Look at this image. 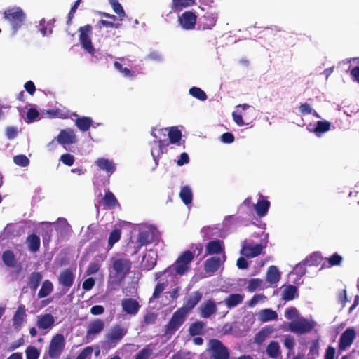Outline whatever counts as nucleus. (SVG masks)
<instances>
[{"label":"nucleus","instance_id":"f257e3e1","mask_svg":"<svg viewBox=\"0 0 359 359\" xmlns=\"http://www.w3.org/2000/svg\"><path fill=\"white\" fill-rule=\"evenodd\" d=\"M72 226L65 218L60 217L55 222H43L36 229V232L41 235L44 247L50 243L55 245H62L71 236Z\"/></svg>","mask_w":359,"mask_h":359},{"label":"nucleus","instance_id":"f03ea898","mask_svg":"<svg viewBox=\"0 0 359 359\" xmlns=\"http://www.w3.org/2000/svg\"><path fill=\"white\" fill-rule=\"evenodd\" d=\"M194 258V254L190 250H186L182 253L175 263L163 272L156 273V278L158 279L163 274L173 273L175 276H183L190 270V264Z\"/></svg>","mask_w":359,"mask_h":359},{"label":"nucleus","instance_id":"7ed1b4c3","mask_svg":"<svg viewBox=\"0 0 359 359\" xmlns=\"http://www.w3.org/2000/svg\"><path fill=\"white\" fill-rule=\"evenodd\" d=\"M112 269L114 273L109 275V284L118 286L129 273L131 269V262L126 259H113Z\"/></svg>","mask_w":359,"mask_h":359},{"label":"nucleus","instance_id":"20e7f679","mask_svg":"<svg viewBox=\"0 0 359 359\" xmlns=\"http://www.w3.org/2000/svg\"><path fill=\"white\" fill-rule=\"evenodd\" d=\"M4 19L11 26L13 34H15L22 26L25 20V13L20 7L8 8L3 12Z\"/></svg>","mask_w":359,"mask_h":359},{"label":"nucleus","instance_id":"39448f33","mask_svg":"<svg viewBox=\"0 0 359 359\" xmlns=\"http://www.w3.org/2000/svg\"><path fill=\"white\" fill-rule=\"evenodd\" d=\"M154 130H155L153 129L151 134L155 138L154 142L158 144L161 154L163 153V149H165L169 145V143L177 144L179 143L182 139L181 131L177 127L175 126L163 128L159 130V132L161 133L164 137L166 136L165 132L168 131V136L169 138V142H168L166 139L164 140L161 139L158 140Z\"/></svg>","mask_w":359,"mask_h":359},{"label":"nucleus","instance_id":"423d86ee","mask_svg":"<svg viewBox=\"0 0 359 359\" xmlns=\"http://www.w3.org/2000/svg\"><path fill=\"white\" fill-rule=\"evenodd\" d=\"M224 248H207L208 255L216 254L215 256L208 259L204 264L206 273H215L226 260Z\"/></svg>","mask_w":359,"mask_h":359},{"label":"nucleus","instance_id":"0eeeda50","mask_svg":"<svg viewBox=\"0 0 359 359\" xmlns=\"http://www.w3.org/2000/svg\"><path fill=\"white\" fill-rule=\"evenodd\" d=\"M159 238L160 233L157 229L153 226H149L142 228L140 230L137 236V243L140 247L148 245L153 243H155V245H157Z\"/></svg>","mask_w":359,"mask_h":359},{"label":"nucleus","instance_id":"6e6552de","mask_svg":"<svg viewBox=\"0 0 359 359\" xmlns=\"http://www.w3.org/2000/svg\"><path fill=\"white\" fill-rule=\"evenodd\" d=\"M187 316L183 310L177 309L165 326L164 336L170 338L185 322Z\"/></svg>","mask_w":359,"mask_h":359},{"label":"nucleus","instance_id":"1a4fd4ad","mask_svg":"<svg viewBox=\"0 0 359 359\" xmlns=\"http://www.w3.org/2000/svg\"><path fill=\"white\" fill-rule=\"evenodd\" d=\"M316 326V323L312 319L299 318L291 321L288 325V330L297 334L310 332Z\"/></svg>","mask_w":359,"mask_h":359},{"label":"nucleus","instance_id":"9d476101","mask_svg":"<svg viewBox=\"0 0 359 359\" xmlns=\"http://www.w3.org/2000/svg\"><path fill=\"white\" fill-rule=\"evenodd\" d=\"M128 330L121 325H115L105 335V346L109 348L116 346L127 334Z\"/></svg>","mask_w":359,"mask_h":359},{"label":"nucleus","instance_id":"9b49d317","mask_svg":"<svg viewBox=\"0 0 359 359\" xmlns=\"http://www.w3.org/2000/svg\"><path fill=\"white\" fill-rule=\"evenodd\" d=\"M93 27L90 25L88 24L83 27H80L79 32V41L82 48L90 55H94L95 49L92 43L90 34H92Z\"/></svg>","mask_w":359,"mask_h":359},{"label":"nucleus","instance_id":"f8f14e48","mask_svg":"<svg viewBox=\"0 0 359 359\" xmlns=\"http://www.w3.org/2000/svg\"><path fill=\"white\" fill-rule=\"evenodd\" d=\"M208 346V351L212 359H229V350L219 340L210 339Z\"/></svg>","mask_w":359,"mask_h":359},{"label":"nucleus","instance_id":"ddd939ff","mask_svg":"<svg viewBox=\"0 0 359 359\" xmlns=\"http://www.w3.org/2000/svg\"><path fill=\"white\" fill-rule=\"evenodd\" d=\"M204 233V238L206 239H212L209 241L205 247H224L223 241L215 238V236L224 237V232L217 226L215 227H204L202 230Z\"/></svg>","mask_w":359,"mask_h":359},{"label":"nucleus","instance_id":"4468645a","mask_svg":"<svg viewBox=\"0 0 359 359\" xmlns=\"http://www.w3.org/2000/svg\"><path fill=\"white\" fill-rule=\"evenodd\" d=\"M104 321L100 318L94 319L90 321L87 327L86 339L87 342H90L95 339L104 329Z\"/></svg>","mask_w":359,"mask_h":359},{"label":"nucleus","instance_id":"2eb2a0df","mask_svg":"<svg viewBox=\"0 0 359 359\" xmlns=\"http://www.w3.org/2000/svg\"><path fill=\"white\" fill-rule=\"evenodd\" d=\"M65 345L64 336L62 334L55 335L49 346L48 354L51 358H57L63 351Z\"/></svg>","mask_w":359,"mask_h":359},{"label":"nucleus","instance_id":"dca6fc26","mask_svg":"<svg viewBox=\"0 0 359 359\" xmlns=\"http://www.w3.org/2000/svg\"><path fill=\"white\" fill-rule=\"evenodd\" d=\"M356 337L355 330L353 327H348L340 336L339 341V349L345 351L353 343Z\"/></svg>","mask_w":359,"mask_h":359},{"label":"nucleus","instance_id":"f3484780","mask_svg":"<svg viewBox=\"0 0 359 359\" xmlns=\"http://www.w3.org/2000/svg\"><path fill=\"white\" fill-rule=\"evenodd\" d=\"M75 279V274L69 269L62 271L58 276V283L62 287V293L65 294L73 285Z\"/></svg>","mask_w":359,"mask_h":359},{"label":"nucleus","instance_id":"a211bd4d","mask_svg":"<svg viewBox=\"0 0 359 359\" xmlns=\"http://www.w3.org/2000/svg\"><path fill=\"white\" fill-rule=\"evenodd\" d=\"M157 252L154 249L146 250L141 262L142 267L147 271L151 270L156 264Z\"/></svg>","mask_w":359,"mask_h":359},{"label":"nucleus","instance_id":"6ab92c4d","mask_svg":"<svg viewBox=\"0 0 359 359\" xmlns=\"http://www.w3.org/2000/svg\"><path fill=\"white\" fill-rule=\"evenodd\" d=\"M196 15L191 11H185L179 17V22L182 29H194L196 23Z\"/></svg>","mask_w":359,"mask_h":359},{"label":"nucleus","instance_id":"aec40b11","mask_svg":"<svg viewBox=\"0 0 359 359\" xmlns=\"http://www.w3.org/2000/svg\"><path fill=\"white\" fill-rule=\"evenodd\" d=\"M203 294L199 291L193 292L185 301L184 305L178 309L183 310V311L188 316L189 313L198 304L201 300Z\"/></svg>","mask_w":359,"mask_h":359},{"label":"nucleus","instance_id":"412c9836","mask_svg":"<svg viewBox=\"0 0 359 359\" xmlns=\"http://www.w3.org/2000/svg\"><path fill=\"white\" fill-rule=\"evenodd\" d=\"M198 310L201 317L208 318L217 312V308L215 302L209 299L201 304Z\"/></svg>","mask_w":359,"mask_h":359},{"label":"nucleus","instance_id":"4be33fe9","mask_svg":"<svg viewBox=\"0 0 359 359\" xmlns=\"http://www.w3.org/2000/svg\"><path fill=\"white\" fill-rule=\"evenodd\" d=\"M121 307L127 314L135 316L137 313L140 306L135 299L127 298L121 301Z\"/></svg>","mask_w":359,"mask_h":359},{"label":"nucleus","instance_id":"5701e85b","mask_svg":"<svg viewBox=\"0 0 359 359\" xmlns=\"http://www.w3.org/2000/svg\"><path fill=\"white\" fill-rule=\"evenodd\" d=\"M217 20V14L212 12H206L199 20L200 26L203 29H211Z\"/></svg>","mask_w":359,"mask_h":359},{"label":"nucleus","instance_id":"b1692460","mask_svg":"<svg viewBox=\"0 0 359 359\" xmlns=\"http://www.w3.org/2000/svg\"><path fill=\"white\" fill-rule=\"evenodd\" d=\"M54 323L55 318L50 313L39 315L36 318V326L40 330H50Z\"/></svg>","mask_w":359,"mask_h":359},{"label":"nucleus","instance_id":"393cba45","mask_svg":"<svg viewBox=\"0 0 359 359\" xmlns=\"http://www.w3.org/2000/svg\"><path fill=\"white\" fill-rule=\"evenodd\" d=\"M259 198L257 204L253 205V206L257 215L259 217H263L267 215L271 203L261 194H259Z\"/></svg>","mask_w":359,"mask_h":359},{"label":"nucleus","instance_id":"a878e982","mask_svg":"<svg viewBox=\"0 0 359 359\" xmlns=\"http://www.w3.org/2000/svg\"><path fill=\"white\" fill-rule=\"evenodd\" d=\"M27 316L25 306H19L13 317V326L15 329H20Z\"/></svg>","mask_w":359,"mask_h":359},{"label":"nucleus","instance_id":"bb28decb","mask_svg":"<svg viewBox=\"0 0 359 359\" xmlns=\"http://www.w3.org/2000/svg\"><path fill=\"white\" fill-rule=\"evenodd\" d=\"M57 141L62 145L74 144L76 141L73 131L61 130L57 136Z\"/></svg>","mask_w":359,"mask_h":359},{"label":"nucleus","instance_id":"cd10ccee","mask_svg":"<svg viewBox=\"0 0 359 359\" xmlns=\"http://www.w3.org/2000/svg\"><path fill=\"white\" fill-rule=\"evenodd\" d=\"M244 295L242 294L235 293L229 295L224 301L229 309H233L243 302Z\"/></svg>","mask_w":359,"mask_h":359},{"label":"nucleus","instance_id":"c85d7f7f","mask_svg":"<svg viewBox=\"0 0 359 359\" xmlns=\"http://www.w3.org/2000/svg\"><path fill=\"white\" fill-rule=\"evenodd\" d=\"M266 352L268 356L273 359H278L281 357L279 344L276 341L270 342L266 347Z\"/></svg>","mask_w":359,"mask_h":359},{"label":"nucleus","instance_id":"c756f323","mask_svg":"<svg viewBox=\"0 0 359 359\" xmlns=\"http://www.w3.org/2000/svg\"><path fill=\"white\" fill-rule=\"evenodd\" d=\"M283 291L282 293V299L285 301H290L298 297V290L296 286L288 285L285 287L283 286Z\"/></svg>","mask_w":359,"mask_h":359},{"label":"nucleus","instance_id":"7c9ffc66","mask_svg":"<svg viewBox=\"0 0 359 359\" xmlns=\"http://www.w3.org/2000/svg\"><path fill=\"white\" fill-rule=\"evenodd\" d=\"M280 279V273L275 266H271L266 273V280L270 284H276Z\"/></svg>","mask_w":359,"mask_h":359},{"label":"nucleus","instance_id":"2f4dec72","mask_svg":"<svg viewBox=\"0 0 359 359\" xmlns=\"http://www.w3.org/2000/svg\"><path fill=\"white\" fill-rule=\"evenodd\" d=\"M195 0H172L171 9L174 12H180L183 8L192 6Z\"/></svg>","mask_w":359,"mask_h":359},{"label":"nucleus","instance_id":"473e14b6","mask_svg":"<svg viewBox=\"0 0 359 359\" xmlns=\"http://www.w3.org/2000/svg\"><path fill=\"white\" fill-rule=\"evenodd\" d=\"M277 318V313L270 309H263L259 313V320L263 323L274 320Z\"/></svg>","mask_w":359,"mask_h":359},{"label":"nucleus","instance_id":"72a5a7b5","mask_svg":"<svg viewBox=\"0 0 359 359\" xmlns=\"http://www.w3.org/2000/svg\"><path fill=\"white\" fill-rule=\"evenodd\" d=\"M2 260L7 266L11 268L15 267L18 262L14 253L10 250H7L3 253Z\"/></svg>","mask_w":359,"mask_h":359},{"label":"nucleus","instance_id":"f704fd0d","mask_svg":"<svg viewBox=\"0 0 359 359\" xmlns=\"http://www.w3.org/2000/svg\"><path fill=\"white\" fill-rule=\"evenodd\" d=\"M303 261L308 266H318L322 261V256L320 252H314L307 256Z\"/></svg>","mask_w":359,"mask_h":359},{"label":"nucleus","instance_id":"c9c22d12","mask_svg":"<svg viewBox=\"0 0 359 359\" xmlns=\"http://www.w3.org/2000/svg\"><path fill=\"white\" fill-rule=\"evenodd\" d=\"M96 165L103 170L112 173L115 170V166L109 159L100 158L96 161Z\"/></svg>","mask_w":359,"mask_h":359},{"label":"nucleus","instance_id":"e433bc0d","mask_svg":"<svg viewBox=\"0 0 359 359\" xmlns=\"http://www.w3.org/2000/svg\"><path fill=\"white\" fill-rule=\"evenodd\" d=\"M104 205L109 209L114 208L116 206H119V203L116 198L115 197L114 194L108 190L104 196Z\"/></svg>","mask_w":359,"mask_h":359},{"label":"nucleus","instance_id":"4c0bfd02","mask_svg":"<svg viewBox=\"0 0 359 359\" xmlns=\"http://www.w3.org/2000/svg\"><path fill=\"white\" fill-rule=\"evenodd\" d=\"M75 123L80 130L85 132L92 126L93 120L90 117L83 116L76 118Z\"/></svg>","mask_w":359,"mask_h":359},{"label":"nucleus","instance_id":"58836bf2","mask_svg":"<svg viewBox=\"0 0 359 359\" xmlns=\"http://www.w3.org/2000/svg\"><path fill=\"white\" fill-rule=\"evenodd\" d=\"M180 197L185 205L190 204L193 199L191 188L189 186L182 187L180 192Z\"/></svg>","mask_w":359,"mask_h":359},{"label":"nucleus","instance_id":"ea45409f","mask_svg":"<svg viewBox=\"0 0 359 359\" xmlns=\"http://www.w3.org/2000/svg\"><path fill=\"white\" fill-rule=\"evenodd\" d=\"M205 323L203 321H196L190 325L189 332L191 336H196L203 334Z\"/></svg>","mask_w":359,"mask_h":359},{"label":"nucleus","instance_id":"a19ab883","mask_svg":"<svg viewBox=\"0 0 359 359\" xmlns=\"http://www.w3.org/2000/svg\"><path fill=\"white\" fill-rule=\"evenodd\" d=\"M53 290V283L49 280H46L38 292L39 298H44L48 296Z\"/></svg>","mask_w":359,"mask_h":359},{"label":"nucleus","instance_id":"79ce46f5","mask_svg":"<svg viewBox=\"0 0 359 359\" xmlns=\"http://www.w3.org/2000/svg\"><path fill=\"white\" fill-rule=\"evenodd\" d=\"M53 23L50 21L47 22L42 19L39 22V30L43 36L50 35L53 32Z\"/></svg>","mask_w":359,"mask_h":359},{"label":"nucleus","instance_id":"37998d69","mask_svg":"<svg viewBox=\"0 0 359 359\" xmlns=\"http://www.w3.org/2000/svg\"><path fill=\"white\" fill-rule=\"evenodd\" d=\"M42 280V276L39 272H33L31 273L29 280V286L31 290L35 291Z\"/></svg>","mask_w":359,"mask_h":359},{"label":"nucleus","instance_id":"c03bdc74","mask_svg":"<svg viewBox=\"0 0 359 359\" xmlns=\"http://www.w3.org/2000/svg\"><path fill=\"white\" fill-rule=\"evenodd\" d=\"M121 229L118 228L114 229L109 233L108 238V247H113L121 238Z\"/></svg>","mask_w":359,"mask_h":359},{"label":"nucleus","instance_id":"a18cd8bd","mask_svg":"<svg viewBox=\"0 0 359 359\" xmlns=\"http://www.w3.org/2000/svg\"><path fill=\"white\" fill-rule=\"evenodd\" d=\"M263 248H241L240 254L246 258H252L259 255Z\"/></svg>","mask_w":359,"mask_h":359},{"label":"nucleus","instance_id":"49530a36","mask_svg":"<svg viewBox=\"0 0 359 359\" xmlns=\"http://www.w3.org/2000/svg\"><path fill=\"white\" fill-rule=\"evenodd\" d=\"M40 236L36 233L28 235L25 241L27 247H40Z\"/></svg>","mask_w":359,"mask_h":359},{"label":"nucleus","instance_id":"de8ad7c7","mask_svg":"<svg viewBox=\"0 0 359 359\" xmlns=\"http://www.w3.org/2000/svg\"><path fill=\"white\" fill-rule=\"evenodd\" d=\"M189 94L201 101H205L208 98L206 93L198 87L194 86L191 88L189 89Z\"/></svg>","mask_w":359,"mask_h":359},{"label":"nucleus","instance_id":"09e8293b","mask_svg":"<svg viewBox=\"0 0 359 359\" xmlns=\"http://www.w3.org/2000/svg\"><path fill=\"white\" fill-rule=\"evenodd\" d=\"M18 234L19 232L16 226L13 224H8L4 230V235L6 238H12L18 236Z\"/></svg>","mask_w":359,"mask_h":359},{"label":"nucleus","instance_id":"8fccbe9b","mask_svg":"<svg viewBox=\"0 0 359 359\" xmlns=\"http://www.w3.org/2000/svg\"><path fill=\"white\" fill-rule=\"evenodd\" d=\"M331 126V123L329 121H318L316 123V126L314 129V132L317 133H325L330 130Z\"/></svg>","mask_w":359,"mask_h":359},{"label":"nucleus","instance_id":"3c124183","mask_svg":"<svg viewBox=\"0 0 359 359\" xmlns=\"http://www.w3.org/2000/svg\"><path fill=\"white\" fill-rule=\"evenodd\" d=\"M109 3L114 11L121 18V20H122V18L125 16V12L121 4L118 0H110Z\"/></svg>","mask_w":359,"mask_h":359},{"label":"nucleus","instance_id":"603ef678","mask_svg":"<svg viewBox=\"0 0 359 359\" xmlns=\"http://www.w3.org/2000/svg\"><path fill=\"white\" fill-rule=\"evenodd\" d=\"M121 23H114L113 22L107 21L105 20H100L97 24L95 25V27L99 29H101L103 27L118 29L121 27Z\"/></svg>","mask_w":359,"mask_h":359},{"label":"nucleus","instance_id":"864d4df0","mask_svg":"<svg viewBox=\"0 0 359 359\" xmlns=\"http://www.w3.org/2000/svg\"><path fill=\"white\" fill-rule=\"evenodd\" d=\"M307 266H308L304 263V262L302 261L301 262L296 264L292 273L301 278L306 273Z\"/></svg>","mask_w":359,"mask_h":359},{"label":"nucleus","instance_id":"5fc2aeb1","mask_svg":"<svg viewBox=\"0 0 359 359\" xmlns=\"http://www.w3.org/2000/svg\"><path fill=\"white\" fill-rule=\"evenodd\" d=\"M13 162L20 167H26L29 165V160L25 155L20 154L13 157Z\"/></svg>","mask_w":359,"mask_h":359},{"label":"nucleus","instance_id":"6e6d98bb","mask_svg":"<svg viewBox=\"0 0 359 359\" xmlns=\"http://www.w3.org/2000/svg\"><path fill=\"white\" fill-rule=\"evenodd\" d=\"M262 280L259 278H252L248 283L247 288L249 292H253L261 287Z\"/></svg>","mask_w":359,"mask_h":359},{"label":"nucleus","instance_id":"4d7b16f0","mask_svg":"<svg viewBox=\"0 0 359 359\" xmlns=\"http://www.w3.org/2000/svg\"><path fill=\"white\" fill-rule=\"evenodd\" d=\"M232 116L234 122L240 126H243L245 125L249 124V122H245L243 117L245 116V113L238 112V111H235L232 113Z\"/></svg>","mask_w":359,"mask_h":359},{"label":"nucleus","instance_id":"13d9d810","mask_svg":"<svg viewBox=\"0 0 359 359\" xmlns=\"http://www.w3.org/2000/svg\"><path fill=\"white\" fill-rule=\"evenodd\" d=\"M114 67L119 72H121L122 74H123V75L125 76H127V77H133L134 76V72H132L130 69H129L127 67H123L122 65L116 61L114 63Z\"/></svg>","mask_w":359,"mask_h":359},{"label":"nucleus","instance_id":"bf43d9fd","mask_svg":"<svg viewBox=\"0 0 359 359\" xmlns=\"http://www.w3.org/2000/svg\"><path fill=\"white\" fill-rule=\"evenodd\" d=\"M26 359H38L39 352L34 346H29L26 349Z\"/></svg>","mask_w":359,"mask_h":359},{"label":"nucleus","instance_id":"052dcab7","mask_svg":"<svg viewBox=\"0 0 359 359\" xmlns=\"http://www.w3.org/2000/svg\"><path fill=\"white\" fill-rule=\"evenodd\" d=\"M39 116V111L34 108H30L27 112V122L32 123Z\"/></svg>","mask_w":359,"mask_h":359},{"label":"nucleus","instance_id":"680f3d73","mask_svg":"<svg viewBox=\"0 0 359 359\" xmlns=\"http://www.w3.org/2000/svg\"><path fill=\"white\" fill-rule=\"evenodd\" d=\"M327 261L330 266H338L341 263L342 257L337 253H334L327 258Z\"/></svg>","mask_w":359,"mask_h":359},{"label":"nucleus","instance_id":"e2e57ef3","mask_svg":"<svg viewBox=\"0 0 359 359\" xmlns=\"http://www.w3.org/2000/svg\"><path fill=\"white\" fill-rule=\"evenodd\" d=\"M62 163L66 165L71 166L74 164V156L70 154H65L60 156Z\"/></svg>","mask_w":359,"mask_h":359},{"label":"nucleus","instance_id":"0e129e2a","mask_svg":"<svg viewBox=\"0 0 359 359\" xmlns=\"http://www.w3.org/2000/svg\"><path fill=\"white\" fill-rule=\"evenodd\" d=\"M93 349L91 346L86 347L76 357V359H88L93 353Z\"/></svg>","mask_w":359,"mask_h":359},{"label":"nucleus","instance_id":"69168bd1","mask_svg":"<svg viewBox=\"0 0 359 359\" xmlns=\"http://www.w3.org/2000/svg\"><path fill=\"white\" fill-rule=\"evenodd\" d=\"M18 134V128L15 126H8L6 128V135L8 139L13 140L17 137Z\"/></svg>","mask_w":359,"mask_h":359},{"label":"nucleus","instance_id":"338daca9","mask_svg":"<svg viewBox=\"0 0 359 359\" xmlns=\"http://www.w3.org/2000/svg\"><path fill=\"white\" fill-rule=\"evenodd\" d=\"M309 355L318 356L319 355V342L318 340H313L309 348Z\"/></svg>","mask_w":359,"mask_h":359},{"label":"nucleus","instance_id":"774afa93","mask_svg":"<svg viewBox=\"0 0 359 359\" xmlns=\"http://www.w3.org/2000/svg\"><path fill=\"white\" fill-rule=\"evenodd\" d=\"M152 351L151 349L144 348L137 354L135 359H148Z\"/></svg>","mask_w":359,"mask_h":359}]
</instances>
